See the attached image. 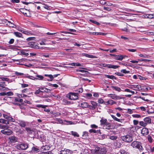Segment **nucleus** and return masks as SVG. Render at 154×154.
I'll return each mask as SVG.
<instances>
[{"mask_svg": "<svg viewBox=\"0 0 154 154\" xmlns=\"http://www.w3.org/2000/svg\"><path fill=\"white\" fill-rule=\"evenodd\" d=\"M9 128L8 125H0V128L3 129L1 131V132L5 135H10L12 133V131L9 129Z\"/></svg>", "mask_w": 154, "mask_h": 154, "instance_id": "obj_1", "label": "nucleus"}, {"mask_svg": "<svg viewBox=\"0 0 154 154\" xmlns=\"http://www.w3.org/2000/svg\"><path fill=\"white\" fill-rule=\"evenodd\" d=\"M91 151L93 154H104L106 152V151L104 148L98 146H96L95 149L92 150Z\"/></svg>", "mask_w": 154, "mask_h": 154, "instance_id": "obj_2", "label": "nucleus"}, {"mask_svg": "<svg viewBox=\"0 0 154 154\" xmlns=\"http://www.w3.org/2000/svg\"><path fill=\"white\" fill-rule=\"evenodd\" d=\"M131 145L134 148L139 149L140 151H142L143 149L141 143L139 142L134 141L131 143Z\"/></svg>", "mask_w": 154, "mask_h": 154, "instance_id": "obj_3", "label": "nucleus"}, {"mask_svg": "<svg viewBox=\"0 0 154 154\" xmlns=\"http://www.w3.org/2000/svg\"><path fill=\"white\" fill-rule=\"evenodd\" d=\"M129 88L134 90L140 91L141 90H145V89H143L142 87L140 85H131L129 87Z\"/></svg>", "mask_w": 154, "mask_h": 154, "instance_id": "obj_4", "label": "nucleus"}, {"mask_svg": "<svg viewBox=\"0 0 154 154\" xmlns=\"http://www.w3.org/2000/svg\"><path fill=\"white\" fill-rule=\"evenodd\" d=\"M67 97L71 100H75L78 98L77 93H70L67 95Z\"/></svg>", "mask_w": 154, "mask_h": 154, "instance_id": "obj_5", "label": "nucleus"}, {"mask_svg": "<svg viewBox=\"0 0 154 154\" xmlns=\"http://www.w3.org/2000/svg\"><path fill=\"white\" fill-rule=\"evenodd\" d=\"M122 139L123 141L128 143L130 142L133 140L132 137L128 135L122 136Z\"/></svg>", "mask_w": 154, "mask_h": 154, "instance_id": "obj_6", "label": "nucleus"}, {"mask_svg": "<svg viewBox=\"0 0 154 154\" xmlns=\"http://www.w3.org/2000/svg\"><path fill=\"white\" fill-rule=\"evenodd\" d=\"M28 147V145L26 143H22L17 145L16 148L18 149L25 150Z\"/></svg>", "mask_w": 154, "mask_h": 154, "instance_id": "obj_7", "label": "nucleus"}, {"mask_svg": "<svg viewBox=\"0 0 154 154\" xmlns=\"http://www.w3.org/2000/svg\"><path fill=\"white\" fill-rule=\"evenodd\" d=\"M26 131L28 134H31L34 132H36V129L34 128H31L29 127H26L25 128Z\"/></svg>", "mask_w": 154, "mask_h": 154, "instance_id": "obj_8", "label": "nucleus"}, {"mask_svg": "<svg viewBox=\"0 0 154 154\" xmlns=\"http://www.w3.org/2000/svg\"><path fill=\"white\" fill-rule=\"evenodd\" d=\"M17 137L14 136H11L9 137V143L11 144L14 143L17 141Z\"/></svg>", "mask_w": 154, "mask_h": 154, "instance_id": "obj_9", "label": "nucleus"}, {"mask_svg": "<svg viewBox=\"0 0 154 154\" xmlns=\"http://www.w3.org/2000/svg\"><path fill=\"white\" fill-rule=\"evenodd\" d=\"M30 47L32 48L35 49H45L48 48L47 47H40L35 45V43H33V44L31 43L29 45Z\"/></svg>", "mask_w": 154, "mask_h": 154, "instance_id": "obj_10", "label": "nucleus"}, {"mask_svg": "<svg viewBox=\"0 0 154 154\" xmlns=\"http://www.w3.org/2000/svg\"><path fill=\"white\" fill-rule=\"evenodd\" d=\"M113 55L114 57V58L115 59L119 60H122L123 58H125V57H128L126 56L121 55Z\"/></svg>", "mask_w": 154, "mask_h": 154, "instance_id": "obj_11", "label": "nucleus"}, {"mask_svg": "<svg viewBox=\"0 0 154 154\" xmlns=\"http://www.w3.org/2000/svg\"><path fill=\"white\" fill-rule=\"evenodd\" d=\"M17 123L19 125L23 128L27 126V124L28 123L27 122L22 120H18Z\"/></svg>", "mask_w": 154, "mask_h": 154, "instance_id": "obj_12", "label": "nucleus"}, {"mask_svg": "<svg viewBox=\"0 0 154 154\" xmlns=\"http://www.w3.org/2000/svg\"><path fill=\"white\" fill-rule=\"evenodd\" d=\"M3 117L7 119V121H10L13 122H14L15 121V120L11 116H8L6 114H3Z\"/></svg>", "mask_w": 154, "mask_h": 154, "instance_id": "obj_13", "label": "nucleus"}, {"mask_svg": "<svg viewBox=\"0 0 154 154\" xmlns=\"http://www.w3.org/2000/svg\"><path fill=\"white\" fill-rule=\"evenodd\" d=\"M71 151L68 149H61L60 151L59 154H71Z\"/></svg>", "mask_w": 154, "mask_h": 154, "instance_id": "obj_14", "label": "nucleus"}, {"mask_svg": "<svg viewBox=\"0 0 154 154\" xmlns=\"http://www.w3.org/2000/svg\"><path fill=\"white\" fill-rule=\"evenodd\" d=\"M109 96L114 100H119L122 99V98L120 97L117 96L114 94H109Z\"/></svg>", "mask_w": 154, "mask_h": 154, "instance_id": "obj_15", "label": "nucleus"}, {"mask_svg": "<svg viewBox=\"0 0 154 154\" xmlns=\"http://www.w3.org/2000/svg\"><path fill=\"white\" fill-rule=\"evenodd\" d=\"M6 86L5 82H0V87H1L0 88V90L2 91L6 90V89L7 88L5 87Z\"/></svg>", "mask_w": 154, "mask_h": 154, "instance_id": "obj_16", "label": "nucleus"}, {"mask_svg": "<svg viewBox=\"0 0 154 154\" xmlns=\"http://www.w3.org/2000/svg\"><path fill=\"white\" fill-rule=\"evenodd\" d=\"M100 125H104V126L106 125H108V123L107 122V120L106 119L102 118L100 120Z\"/></svg>", "mask_w": 154, "mask_h": 154, "instance_id": "obj_17", "label": "nucleus"}, {"mask_svg": "<svg viewBox=\"0 0 154 154\" xmlns=\"http://www.w3.org/2000/svg\"><path fill=\"white\" fill-rule=\"evenodd\" d=\"M39 89L40 90H41V92H45L47 93H48L50 92L51 91V90L50 89H48L43 87L40 88Z\"/></svg>", "mask_w": 154, "mask_h": 154, "instance_id": "obj_18", "label": "nucleus"}, {"mask_svg": "<svg viewBox=\"0 0 154 154\" xmlns=\"http://www.w3.org/2000/svg\"><path fill=\"white\" fill-rule=\"evenodd\" d=\"M104 128L106 129L110 130L112 129L115 128V127L111 125V124L108 123V125H106L104 126Z\"/></svg>", "mask_w": 154, "mask_h": 154, "instance_id": "obj_19", "label": "nucleus"}, {"mask_svg": "<svg viewBox=\"0 0 154 154\" xmlns=\"http://www.w3.org/2000/svg\"><path fill=\"white\" fill-rule=\"evenodd\" d=\"M20 11L23 13L25 16H28V14L29 13L28 11L25 8H21L20 9Z\"/></svg>", "mask_w": 154, "mask_h": 154, "instance_id": "obj_20", "label": "nucleus"}, {"mask_svg": "<svg viewBox=\"0 0 154 154\" xmlns=\"http://www.w3.org/2000/svg\"><path fill=\"white\" fill-rule=\"evenodd\" d=\"M141 133L144 135L148 134L149 133L148 130L146 128H143L141 130Z\"/></svg>", "mask_w": 154, "mask_h": 154, "instance_id": "obj_21", "label": "nucleus"}, {"mask_svg": "<svg viewBox=\"0 0 154 154\" xmlns=\"http://www.w3.org/2000/svg\"><path fill=\"white\" fill-rule=\"evenodd\" d=\"M146 125L151 123V119L149 117H146L143 119Z\"/></svg>", "mask_w": 154, "mask_h": 154, "instance_id": "obj_22", "label": "nucleus"}, {"mask_svg": "<svg viewBox=\"0 0 154 154\" xmlns=\"http://www.w3.org/2000/svg\"><path fill=\"white\" fill-rule=\"evenodd\" d=\"M0 123L5 124L6 125L9 124V122L8 121L2 119H0Z\"/></svg>", "mask_w": 154, "mask_h": 154, "instance_id": "obj_23", "label": "nucleus"}, {"mask_svg": "<svg viewBox=\"0 0 154 154\" xmlns=\"http://www.w3.org/2000/svg\"><path fill=\"white\" fill-rule=\"evenodd\" d=\"M107 68H112L116 69L118 68L119 66H116L111 64H108Z\"/></svg>", "mask_w": 154, "mask_h": 154, "instance_id": "obj_24", "label": "nucleus"}, {"mask_svg": "<svg viewBox=\"0 0 154 154\" xmlns=\"http://www.w3.org/2000/svg\"><path fill=\"white\" fill-rule=\"evenodd\" d=\"M82 55L83 56H85L87 57H88L90 58H95L96 57L93 55H89L88 54L84 53L82 54Z\"/></svg>", "mask_w": 154, "mask_h": 154, "instance_id": "obj_25", "label": "nucleus"}, {"mask_svg": "<svg viewBox=\"0 0 154 154\" xmlns=\"http://www.w3.org/2000/svg\"><path fill=\"white\" fill-rule=\"evenodd\" d=\"M42 148L44 150H48L50 148V146L49 145H46L45 146H42Z\"/></svg>", "mask_w": 154, "mask_h": 154, "instance_id": "obj_26", "label": "nucleus"}, {"mask_svg": "<svg viewBox=\"0 0 154 154\" xmlns=\"http://www.w3.org/2000/svg\"><path fill=\"white\" fill-rule=\"evenodd\" d=\"M88 103L85 102L81 103L80 105L81 107L83 108H86L88 107Z\"/></svg>", "mask_w": 154, "mask_h": 154, "instance_id": "obj_27", "label": "nucleus"}, {"mask_svg": "<svg viewBox=\"0 0 154 154\" xmlns=\"http://www.w3.org/2000/svg\"><path fill=\"white\" fill-rule=\"evenodd\" d=\"M88 133L87 132L85 131L83 132V134L82 135L83 138L84 139H87L88 137Z\"/></svg>", "mask_w": 154, "mask_h": 154, "instance_id": "obj_28", "label": "nucleus"}, {"mask_svg": "<svg viewBox=\"0 0 154 154\" xmlns=\"http://www.w3.org/2000/svg\"><path fill=\"white\" fill-rule=\"evenodd\" d=\"M14 34L16 36L18 37H22V34L18 32H14Z\"/></svg>", "mask_w": 154, "mask_h": 154, "instance_id": "obj_29", "label": "nucleus"}, {"mask_svg": "<svg viewBox=\"0 0 154 154\" xmlns=\"http://www.w3.org/2000/svg\"><path fill=\"white\" fill-rule=\"evenodd\" d=\"M111 116L115 120L118 121V122H122L121 121L122 120V119H118V118H117L116 116H115L112 115H111Z\"/></svg>", "mask_w": 154, "mask_h": 154, "instance_id": "obj_30", "label": "nucleus"}, {"mask_svg": "<svg viewBox=\"0 0 154 154\" xmlns=\"http://www.w3.org/2000/svg\"><path fill=\"white\" fill-rule=\"evenodd\" d=\"M32 150L34 152H38L39 151V149L37 147L33 146L32 148Z\"/></svg>", "mask_w": 154, "mask_h": 154, "instance_id": "obj_31", "label": "nucleus"}, {"mask_svg": "<svg viewBox=\"0 0 154 154\" xmlns=\"http://www.w3.org/2000/svg\"><path fill=\"white\" fill-rule=\"evenodd\" d=\"M71 134L74 136L75 137H79V135L75 131H72L71 132Z\"/></svg>", "mask_w": 154, "mask_h": 154, "instance_id": "obj_32", "label": "nucleus"}, {"mask_svg": "<svg viewBox=\"0 0 154 154\" xmlns=\"http://www.w3.org/2000/svg\"><path fill=\"white\" fill-rule=\"evenodd\" d=\"M15 101L16 102H19L22 103V104L24 105V103H22L23 101V100L22 99H18L17 98H16L15 99Z\"/></svg>", "mask_w": 154, "mask_h": 154, "instance_id": "obj_33", "label": "nucleus"}, {"mask_svg": "<svg viewBox=\"0 0 154 154\" xmlns=\"http://www.w3.org/2000/svg\"><path fill=\"white\" fill-rule=\"evenodd\" d=\"M105 76L107 78H108L111 79H116V77H115L114 76L112 75H105Z\"/></svg>", "mask_w": 154, "mask_h": 154, "instance_id": "obj_34", "label": "nucleus"}, {"mask_svg": "<svg viewBox=\"0 0 154 154\" xmlns=\"http://www.w3.org/2000/svg\"><path fill=\"white\" fill-rule=\"evenodd\" d=\"M112 87L113 89L119 92L121 90V88L119 87L114 86H112Z\"/></svg>", "mask_w": 154, "mask_h": 154, "instance_id": "obj_35", "label": "nucleus"}, {"mask_svg": "<svg viewBox=\"0 0 154 154\" xmlns=\"http://www.w3.org/2000/svg\"><path fill=\"white\" fill-rule=\"evenodd\" d=\"M0 79H1L2 81H5L7 82L10 81V80L9 79L6 77H0Z\"/></svg>", "mask_w": 154, "mask_h": 154, "instance_id": "obj_36", "label": "nucleus"}, {"mask_svg": "<svg viewBox=\"0 0 154 154\" xmlns=\"http://www.w3.org/2000/svg\"><path fill=\"white\" fill-rule=\"evenodd\" d=\"M35 76L37 77L36 79L42 80L44 78V77L41 75H37Z\"/></svg>", "mask_w": 154, "mask_h": 154, "instance_id": "obj_37", "label": "nucleus"}, {"mask_svg": "<svg viewBox=\"0 0 154 154\" xmlns=\"http://www.w3.org/2000/svg\"><path fill=\"white\" fill-rule=\"evenodd\" d=\"M26 78H28V79H29L32 80H35L36 79V78L35 77H34L31 76H29V75H28L26 76Z\"/></svg>", "mask_w": 154, "mask_h": 154, "instance_id": "obj_38", "label": "nucleus"}, {"mask_svg": "<svg viewBox=\"0 0 154 154\" xmlns=\"http://www.w3.org/2000/svg\"><path fill=\"white\" fill-rule=\"evenodd\" d=\"M139 124L140 125L143 126V127H145L146 125V123H145L144 121V122H143V121H140L139 122Z\"/></svg>", "mask_w": 154, "mask_h": 154, "instance_id": "obj_39", "label": "nucleus"}, {"mask_svg": "<svg viewBox=\"0 0 154 154\" xmlns=\"http://www.w3.org/2000/svg\"><path fill=\"white\" fill-rule=\"evenodd\" d=\"M89 21L91 23L97 24V25H100V23H99L92 20H90Z\"/></svg>", "mask_w": 154, "mask_h": 154, "instance_id": "obj_40", "label": "nucleus"}, {"mask_svg": "<svg viewBox=\"0 0 154 154\" xmlns=\"http://www.w3.org/2000/svg\"><path fill=\"white\" fill-rule=\"evenodd\" d=\"M108 103H109V104H110V105H112L113 104H114L116 103V102L112 100H108Z\"/></svg>", "mask_w": 154, "mask_h": 154, "instance_id": "obj_41", "label": "nucleus"}, {"mask_svg": "<svg viewBox=\"0 0 154 154\" xmlns=\"http://www.w3.org/2000/svg\"><path fill=\"white\" fill-rule=\"evenodd\" d=\"M47 106L45 105H43L41 104H38L36 105V107L39 108H45Z\"/></svg>", "mask_w": 154, "mask_h": 154, "instance_id": "obj_42", "label": "nucleus"}, {"mask_svg": "<svg viewBox=\"0 0 154 154\" xmlns=\"http://www.w3.org/2000/svg\"><path fill=\"white\" fill-rule=\"evenodd\" d=\"M64 122H66L67 123L66 124L67 125H72L74 124V123L71 121L65 120Z\"/></svg>", "mask_w": 154, "mask_h": 154, "instance_id": "obj_43", "label": "nucleus"}, {"mask_svg": "<svg viewBox=\"0 0 154 154\" xmlns=\"http://www.w3.org/2000/svg\"><path fill=\"white\" fill-rule=\"evenodd\" d=\"M147 15H148L147 17L149 18H152L154 17V14H147Z\"/></svg>", "mask_w": 154, "mask_h": 154, "instance_id": "obj_44", "label": "nucleus"}, {"mask_svg": "<svg viewBox=\"0 0 154 154\" xmlns=\"http://www.w3.org/2000/svg\"><path fill=\"white\" fill-rule=\"evenodd\" d=\"M91 103L93 106L95 107L97 106V103L93 101H91Z\"/></svg>", "mask_w": 154, "mask_h": 154, "instance_id": "obj_45", "label": "nucleus"}, {"mask_svg": "<svg viewBox=\"0 0 154 154\" xmlns=\"http://www.w3.org/2000/svg\"><path fill=\"white\" fill-rule=\"evenodd\" d=\"M8 22L9 23V24H8L9 26L10 27H12L13 28L14 27V26H15V25L13 23H11L10 21H8Z\"/></svg>", "mask_w": 154, "mask_h": 154, "instance_id": "obj_46", "label": "nucleus"}, {"mask_svg": "<svg viewBox=\"0 0 154 154\" xmlns=\"http://www.w3.org/2000/svg\"><path fill=\"white\" fill-rule=\"evenodd\" d=\"M117 138V137L116 136H110L109 137L110 139L113 140H116Z\"/></svg>", "mask_w": 154, "mask_h": 154, "instance_id": "obj_47", "label": "nucleus"}, {"mask_svg": "<svg viewBox=\"0 0 154 154\" xmlns=\"http://www.w3.org/2000/svg\"><path fill=\"white\" fill-rule=\"evenodd\" d=\"M13 95V93L11 91H9L7 92H6V95H7L8 96H11Z\"/></svg>", "mask_w": 154, "mask_h": 154, "instance_id": "obj_48", "label": "nucleus"}, {"mask_svg": "<svg viewBox=\"0 0 154 154\" xmlns=\"http://www.w3.org/2000/svg\"><path fill=\"white\" fill-rule=\"evenodd\" d=\"M121 72L124 73H128L129 72V71H127L125 69L121 70Z\"/></svg>", "mask_w": 154, "mask_h": 154, "instance_id": "obj_49", "label": "nucleus"}, {"mask_svg": "<svg viewBox=\"0 0 154 154\" xmlns=\"http://www.w3.org/2000/svg\"><path fill=\"white\" fill-rule=\"evenodd\" d=\"M132 116L134 118H138L141 117V116L139 114H134L132 115Z\"/></svg>", "mask_w": 154, "mask_h": 154, "instance_id": "obj_50", "label": "nucleus"}, {"mask_svg": "<svg viewBox=\"0 0 154 154\" xmlns=\"http://www.w3.org/2000/svg\"><path fill=\"white\" fill-rule=\"evenodd\" d=\"M120 152L122 154H128L127 152L123 149L121 150Z\"/></svg>", "mask_w": 154, "mask_h": 154, "instance_id": "obj_51", "label": "nucleus"}, {"mask_svg": "<svg viewBox=\"0 0 154 154\" xmlns=\"http://www.w3.org/2000/svg\"><path fill=\"white\" fill-rule=\"evenodd\" d=\"M15 74L17 75H23V73L19 72H15Z\"/></svg>", "mask_w": 154, "mask_h": 154, "instance_id": "obj_52", "label": "nucleus"}, {"mask_svg": "<svg viewBox=\"0 0 154 154\" xmlns=\"http://www.w3.org/2000/svg\"><path fill=\"white\" fill-rule=\"evenodd\" d=\"M42 7L47 9H48L49 8V6L47 5H42Z\"/></svg>", "mask_w": 154, "mask_h": 154, "instance_id": "obj_53", "label": "nucleus"}, {"mask_svg": "<svg viewBox=\"0 0 154 154\" xmlns=\"http://www.w3.org/2000/svg\"><path fill=\"white\" fill-rule=\"evenodd\" d=\"M57 121L60 123L61 124H64L65 123L63 122V120L61 119H57Z\"/></svg>", "mask_w": 154, "mask_h": 154, "instance_id": "obj_54", "label": "nucleus"}, {"mask_svg": "<svg viewBox=\"0 0 154 154\" xmlns=\"http://www.w3.org/2000/svg\"><path fill=\"white\" fill-rule=\"evenodd\" d=\"M138 121L137 120H133V123L134 125H137L138 124Z\"/></svg>", "mask_w": 154, "mask_h": 154, "instance_id": "obj_55", "label": "nucleus"}, {"mask_svg": "<svg viewBox=\"0 0 154 154\" xmlns=\"http://www.w3.org/2000/svg\"><path fill=\"white\" fill-rule=\"evenodd\" d=\"M100 3L102 5H105L106 4V2L104 0H101L100 1Z\"/></svg>", "mask_w": 154, "mask_h": 154, "instance_id": "obj_56", "label": "nucleus"}, {"mask_svg": "<svg viewBox=\"0 0 154 154\" xmlns=\"http://www.w3.org/2000/svg\"><path fill=\"white\" fill-rule=\"evenodd\" d=\"M40 91H41V90H40L39 89H39L37 90L35 92V94H38L40 93Z\"/></svg>", "mask_w": 154, "mask_h": 154, "instance_id": "obj_57", "label": "nucleus"}, {"mask_svg": "<svg viewBox=\"0 0 154 154\" xmlns=\"http://www.w3.org/2000/svg\"><path fill=\"white\" fill-rule=\"evenodd\" d=\"M89 132L90 133H96V130L94 129H90L89 130Z\"/></svg>", "mask_w": 154, "mask_h": 154, "instance_id": "obj_58", "label": "nucleus"}, {"mask_svg": "<svg viewBox=\"0 0 154 154\" xmlns=\"http://www.w3.org/2000/svg\"><path fill=\"white\" fill-rule=\"evenodd\" d=\"M43 154H53V153L49 151L47 152H43Z\"/></svg>", "mask_w": 154, "mask_h": 154, "instance_id": "obj_59", "label": "nucleus"}, {"mask_svg": "<svg viewBox=\"0 0 154 154\" xmlns=\"http://www.w3.org/2000/svg\"><path fill=\"white\" fill-rule=\"evenodd\" d=\"M98 102L99 103H103L104 101L102 99H100L98 100Z\"/></svg>", "mask_w": 154, "mask_h": 154, "instance_id": "obj_60", "label": "nucleus"}, {"mask_svg": "<svg viewBox=\"0 0 154 154\" xmlns=\"http://www.w3.org/2000/svg\"><path fill=\"white\" fill-rule=\"evenodd\" d=\"M21 86H22V87L23 88H25V87H26L28 86V84H22Z\"/></svg>", "mask_w": 154, "mask_h": 154, "instance_id": "obj_61", "label": "nucleus"}, {"mask_svg": "<svg viewBox=\"0 0 154 154\" xmlns=\"http://www.w3.org/2000/svg\"><path fill=\"white\" fill-rule=\"evenodd\" d=\"M105 35L106 34L103 32H99L97 33V35Z\"/></svg>", "mask_w": 154, "mask_h": 154, "instance_id": "obj_62", "label": "nucleus"}, {"mask_svg": "<svg viewBox=\"0 0 154 154\" xmlns=\"http://www.w3.org/2000/svg\"><path fill=\"white\" fill-rule=\"evenodd\" d=\"M14 42V39L12 38L8 42L10 44H13Z\"/></svg>", "mask_w": 154, "mask_h": 154, "instance_id": "obj_63", "label": "nucleus"}, {"mask_svg": "<svg viewBox=\"0 0 154 154\" xmlns=\"http://www.w3.org/2000/svg\"><path fill=\"white\" fill-rule=\"evenodd\" d=\"M116 146L117 147L119 148L122 145V144L121 143L119 142H117L116 143Z\"/></svg>", "mask_w": 154, "mask_h": 154, "instance_id": "obj_64", "label": "nucleus"}]
</instances>
